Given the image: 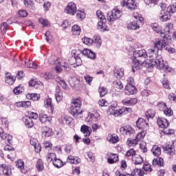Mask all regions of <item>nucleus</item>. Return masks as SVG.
<instances>
[{
	"label": "nucleus",
	"mask_w": 176,
	"mask_h": 176,
	"mask_svg": "<svg viewBox=\"0 0 176 176\" xmlns=\"http://www.w3.org/2000/svg\"><path fill=\"white\" fill-rule=\"evenodd\" d=\"M98 120H100V113H89L85 119V122H88L89 123H91L92 122H98Z\"/></svg>",
	"instance_id": "obj_11"
},
{
	"label": "nucleus",
	"mask_w": 176,
	"mask_h": 176,
	"mask_svg": "<svg viewBox=\"0 0 176 176\" xmlns=\"http://www.w3.org/2000/svg\"><path fill=\"white\" fill-rule=\"evenodd\" d=\"M38 21L42 24L43 27H49V21H47V19L40 18Z\"/></svg>",
	"instance_id": "obj_60"
},
{
	"label": "nucleus",
	"mask_w": 176,
	"mask_h": 176,
	"mask_svg": "<svg viewBox=\"0 0 176 176\" xmlns=\"http://www.w3.org/2000/svg\"><path fill=\"white\" fill-rule=\"evenodd\" d=\"M62 28H68V27H71V22L69 20H65L63 21L61 25Z\"/></svg>",
	"instance_id": "obj_62"
},
{
	"label": "nucleus",
	"mask_w": 176,
	"mask_h": 176,
	"mask_svg": "<svg viewBox=\"0 0 176 176\" xmlns=\"http://www.w3.org/2000/svg\"><path fill=\"white\" fill-rule=\"evenodd\" d=\"M54 79L57 83H59L63 89L65 90H68V85H67V82L63 78V77H60L58 76H55Z\"/></svg>",
	"instance_id": "obj_16"
},
{
	"label": "nucleus",
	"mask_w": 176,
	"mask_h": 176,
	"mask_svg": "<svg viewBox=\"0 0 176 176\" xmlns=\"http://www.w3.org/2000/svg\"><path fill=\"white\" fill-rule=\"evenodd\" d=\"M145 172L141 168H135L132 171L133 176H144Z\"/></svg>",
	"instance_id": "obj_38"
},
{
	"label": "nucleus",
	"mask_w": 176,
	"mask_h": 176,
	"mask_svg": "<svg viewBox=\"0 0 176 176\" xmlns=\"http://www.w3.org/2000/svg\"><path fill=\"white\" fill-rule=\"evenodd\" d=\"M43 146L45 148V149H46V151H50L53 146V144H52V142L49 141L44 140L43 142Z\"/></svg>",
	"instance_id": "obj_53"
},
{
	"label": "nucleus",
	"mask_w": 176,
	"mask_h": 176,
	"mask_svg": "<svg viewBox=\"0 0 176 176\" xmlns=\"http://www.w3.org/2000/svg\"><path fill=\"white\" fill-rule=\"evenodd\" d=\"M105 23H107V19H100V21H99L98 22V28H99L100 30H103V31H105L107 30V28H105Z\"/></svg>",
	"instance_id": "obj_45"
},
{
	"label": "nucleus",
	"mask_w": 176,
	"mask_h": 176,
	"mask_svg": "<svg viewBox=\"0 0 176 176\" xmlns=\"http://www.w3.org/2000/svg\"><path fill=\"white\" fill-rule=\"evenodd\" d=\"M121 6L127 8L129 10H134L137 8V2L134 0H121Z\"/></svg>",
	"instance_id": "obj_5"
},
{
	"label": "nucleus",
	"mask_w": 176,
	"mask_h": 176,
	"mask_svg": "<svg viewBox=\"0 0 176 176\" xmlns=\"http://www.w3.org/2000/svg\"><path fill=\"white\" fill-rule=\"evenodd\" d=\"M72 58H74L75 60V64L76 65H82V59L80 58V54H76V52H74V57Z\"/></svg>",
	"instance_id": "obj_42"
},
{
	"label": "nucleus",
	"mask_w": 176,
	"mask_h": 176,
	"mask_svg": "<svg viewBox=\"0 0 176 176\" xmlns=\"http://www.w3.org/2000/svg\"><path fill=\"white\" fill-rule=\"evenodd\" d=\"M166 50L168 53H174L175 52V49L171 47L170 44H168V41H166V40H160L157 43L154 45V47L151 49L148 50L146 52V57H148L151 61H156V60H159L162 58H157V54L159 53V50Z\"/></svg>",
	"instance_id": "obj_2"
},
{
	"label": "nucleus",
	"mask_w": 176,
	"mask_h": 176,
	"mask_svg": "<svg viewBox=\"0 0 176 176\" xmlns=\"http://www.w3.org/2000/svg\"><path fill=\"white\" fill-rule=\"evenodd\" d=\"M162 10L158 14V17L160 21L166 22L168 20V14L173 16L174 13H176V3L168 6L166 10V5H162L161 7Z\"/></svg>",
	"instance_id": "obj_3"
},
{
	"label": "nucleus",
	"mask_w": 176,
	"mask_h": 176,
	"mask_svg": "<svg viewBox=\"0 0 176 176\" xmlns=\"http://www.w3.org/2000/svg\"><path fill=\"white\" fill-rule=\"evenodd\" d=\"M121 16L122 11L119 10L118 8H116L114 10H112L111 12L107 14V21L112 24L115 21V20L120 19Z\"/></svg>",
	"instance_id": "obj_4"
},
{
	"label": "nucleus",
	"mask_w": 176,
	"mask_h": 176,
	"mask_svg": "<svg viewBox=\"0 0 176 176\" xmlns=\"http://www.w3.org/2000/svg\"><path fill=\"white\" fill-rule=\"evenodd\" d=\"M81 105H82V101L79 98L73 99L71 102V107L80 108Z\"/></svg>",
	"instance_id": "obj_41"
},
{
	"label": "nucleus",
	"mask_w": 176,
	"mask_h": 176,
	"mask_svg": "<svg viewBox=\"0 0 176 176\" xmlns=\"http://www.w3.org/2000/svg\"><path fill=\"white\" fill-rule=\"evenodd\" d=\"M45 104L46 105L47 108H50L51 112L53 113L54 111V107L52 104V98H48L45 100Z\"/></svg>",
	"instance_id": "obj_46"
},
{
	"label": "nucleus",
	"mask_w": 176,
	"mask_h": 176,
	"mask_svg": "<svg viewBox=\"0 0 176 176\" xmlns=\"http://www.w3.org/2000/svg\"><path fill=\"white\" fill-rule=\"evenodd\" d=\"M92 41L94 42V43H96V47H100L101 46V43H102V41L99 36H94Z\"/></svg>",
	"instance_id": "obj_50"
},
{
	"label": "nucleus",
	"mask_w": 176,
	"mask_h": 176,
	"mask_svg": "<svg viewBox=\"0 0 176 176\" xmlns=\"http://www.w3.org/2000/svg\"><path fill=\"white\" fill-rule=\"evenodd\" d=\"M53 134V130L47 126L43 128V135L45 138L50 137Z\"/></svg>",
	"instance_id": "obj_35"
},
{
	"label": "nucleus",
	"mask_w": 176,
	"mask_h": 176,
	"mask_svg": "<svg viewBox=\"0 0 176 176\" xmlns=\"http://www.w3.org/2000/svg\"><path fill=\"white\" fill-rule=\"evenodd\" d=\"M5 136H6V138L4 140H6V144H9L10 145H12V144H13V136L8 133H6Z\"/></svg>",
	"instance_id": "obj_54"
},
{
	"label": "nucleus",
	"mask_w": 176,
	"mask_h": 176,
	"mask_svg": "<svg viewBox=\"0 0 176 176\" xmlns=\"http://www.w3.org/2000/svg\"><path fill=\"white\" fill-rule=\"evenodd\" d=\"M162 83L165 89H170V83L168 82V80L167 79L164 78V80H162Z\"/></svg>",
	"instance_id": "obj_63"
},
{
	"label": "nucleus",
	"mask_w": 176,
	"mask_h": 176,
	"mask_svg": "<svg viewBox=\"0 0 176 176\" xmlns=\"http://www.w3.org/2000/svg\"><path fill=\"white\" fill-rule=\"evenodd\" d=\"M15 165L17 168H19L23 174H25V170H24V161H23V160H18L16 161Z\"/></svg>",
	"instance_id": "obj_28"
},
{
	"label": "nucleus",
	"mask_w": 176,
	"mask_h": 176,
	"mask_svg": "<svg viewBox=\"0 0 176 176\" xmlns=\"http://www.w3.org/2000/svg\"><path fill=\"white\" fill-rule=\"evenodd\" d=\"M58 60V58L57 56H56L55 55H52L48 58V61H49L50 64H52V65L56 64V63H57Z\"/></svg>",
	"instance_id": "obj_56"
},
{
	"label": "nucleus",
	"mask_w": 176,
	"mask_h": 176,
	"mask_svg": "<svg viewBox=\"0 0 176 176\" xmlns=\"http://www.w3.org/2000/svg\"><path fill=\"white\" fill-rule=\"evenodd\" d=\"M82 109H80V107H75L74 106L70 107V113L73 116H76V118H78L79 116L82 115Z\"/></svg>",
	"instance_id": "obj_18"
},
{
	"label": "nucleus",
	"mask_w": 176,
	"mask_h": 176,
	"mask_svg": "<svg viewBox=\"0 0 176 176\" xmlns=\"http://www.w3.org/2000/svg\"><path fill=\"white\" fill-rule=\"evenodd\" d=\"M132 162L134 164H142L144 163V159L141 155H132Z\"/></svg>",
	"instance_id": "obj_22"
},
{
	"label": "nucleus",
	"mask_w": 176,
	"mask_h": 176,
	"mask_svg": "<svg viewBox=\"0 0 176 176\" xmlns=\"http://www.w3.org/2000/svg\"><path fill=\"white\" fill-rule=\"evenodd\" d=\"M67 162L72 164H79V163H80V158L74 155H69Z\"/></svg>",
	"instance_id": "obj_24"
},
{
	"label": "nucleus",
	"mask_w": 176,
	"mask_h": 176,
	"mask_svg": "<svg viewBox=\"0 0 176 176\" xmlns=\"http://www.w3.org/2000/svg\"><path fill=\"white\" fill-rule=\"evenodd\" d=\"M136 126L140 130H148L149 129V123L144 118H138L136 121Z\"/></svg>",
	"instance_id": "obj_7"
},
{
	"label": "nucleus",
	"mask_w": 176,
	"mask_h": 176,
	"mask_svg": "<svg viewBox=\"0 0 176 176\" xmlns=\"http://www.w3.org/2000/svg\"><path fill=\"white\" fill-rule=\"evenodd\" d=\"M98 91L100 94V97H104V96H107V94H108V89L105 87H100Z\"/></svg>",
	"instance_id": "obj_43"
},
{
	"label": "nucleus",
	"mask_w": 176,
	"mask_h": 176,
	"mask_svg": "<svg viewBox=\"0 0 176 176\" xmlns=\"http://www.w3.org/2000/svg\"><path fill=\"white\" fill-rule=\"evenodd\" d=\"M113 85L116 89H118V90H122L123 89V83H122V81L117 80L114 82H113Z\"/></svg>",
	"instance_id": "obj_52"
},
{
	"label": "nucleus",
	"mask_w": 176,
	"mask_h": 176,
	"mask_svg": "<svg viewBox=\"0 0 176 176\" xmlns=\"http://www.w3.org/2000/svg\"><path fill=\"white\" fill-rule=\"evenodd\" d=\"M120 133L123 134V135H131V134H134L135 131L133 127L130 126V125H124L120 129Z\"/></svg>",
	"instance_id": "obj_6"
},
{
	"label": "nucleus",
	"mask_w": 176,
	"mask_h": 176,
	"mask_svg": "<svg viewBox=\"0 0 176 176\" xmlns=\"http://www.w3.org/2000/svg\"><path fill=\"white\" fill-rule=\"evenodd\" d=\"M1 31L2 34H6V31H8V23L6 22H3L1 24Z\"/></svg>",
	"instance_id": "obj_57"
},
{
	"label": "nucleus",
	"mask_w": 176,
	"mask_h": 176,
	"mask_svg": "<svg viewBox=\"0 0 176 176\" xmlns=\"http://www.w3.org/2000/svg\"><path fill=\"white\" fill-rule=\"evenodd\" d=\"M142 138V133H139L135 139L131 140V139H128L126 141V144L128 145H130V146H135V145H137V144H138V141H140V140Z\"/></svg>",
	"instance_id": "obj_15"
},
{
	"label": "nucleus",
	"mask_w": 176,
	"mask_h": 176,
	"mask_svg": "<svg viewBox=\"0 0 176 176\" xmlns=\"http://www.w3.org/2000/svg\"><path fill=\"white\" fill-rule=\"evenodd\" d=\"M118 162H119V155H111L107 159V162L109 164H113L115 163H118Z\"/></svg>",
	"instance_id": "obj_32"
},
{
	"label": "nucleus",
	"mask_w": 176,
	"mask_h": 176,
	"mask_svg": "<svg viewBox=\"0 0 176 176\" xmlns=\"http://www.w3.org/2000/svg\"><path fill=\"white\" fill-rule=\"evenodd\" d=\"M38 119L41 123H46V122H50V120H52V118L47 116V115L44 113L39 114Z\"/></svg>",
	"instance_id": "obj_27"
},
{
	"label": "nucleus",
	"mask_w": 176,
	"mask_h": 176,
	"mask_svg": "<svg viewBox=\"0 0 176 176\" xmlns=\"http://www.w3.org/2000/svg\"><path fill=\"white\" fill-rule=\"evenodd\" d=\"M30 145L34 146L36 153H39L41 152L42 147H41V145H39L38 140L35 138L30 139Z\"/></svg>",
	"instance_id": "obj_17"
},
{
	"label": "nucleus",
	"mask_w": 176,
	"mask_h": 176,
	"mask_svg": "<svg viewBox=\"0 0 176 176\" xmlns=\"http://www.w3.org/2000/svg\"><path fill=\"white\" fill-rule=\"evenodd\" d=\"M151 152L153 155H162V149L157 145H154L153 146Z\"/></svg>",
	"instance_id": "obj_47"
},
{
	"label": "nucleus",
	"mask_w": 176,
	"mask_h": 176,
	"mask_svg": "<svg viewBox=\"0 0 176 176\" xmlns=\"http://www.w3.org/2000/svg\"><path fill=\"white\" fill-rule=\"evenodd\" d=\"M142 169L146 171V173H152V171H153V169H152V166L148 162L144 163Z\"/></svg>",
	"instance_id": "obj_44"
},
{
	"label": "nucleus",
	"mask_w": 176,
	"mask_h": 176,
	"mask_svg": "<svg viewBox=\"0 0 176 176\" xmlns=\"http://www.w3.org/2000/svg\"><path fill=\"white\" fill-rule=\"evenodd\" d=\"M107 138L109 139V142H110V144H116V142H119V136L116 134L109 133Z\"/></svg>",
	"instance_id": "obj_25"
},
{
	"label": "nucleus",
	"mask_w": 176,
	"mask_h": 176,
	"mask_svg": "<svg viewBox=\"0 0 176 176\" xmlns=\"http://www.w3.org/2000/svg\"><path fill=\"white\" fill-rule=\"evenodd\" d=\"M112 115L116 117L120 116V115H124V109H122V107L121 109L113 110Z\"/></svg>",
	"instance_id": "obj_49"
},
{
	"label": "nucleus",
	"mask_w": 176,
	"mask_h": 176,
	"mask_svg": "<svg viewBox=\"0 0 176 176\" xmlns=\"http://www.w3.org/2000/svg\"><path fill=\"white\" fill-rule=\"evenodd\" d=\"M133 17L135 19V21L144 24V18L141 16V14H138V12H133Z\"/></svg>",
	"instance_id": "obj_48"
},
{
	"label": "nucleus",
	"mask_w": 176,
	"mask_h": 176,
	"mask_svg": "<svg viewBox=\"0 0 176 176\" xmlns=\"http://www.w3.org/2000/svg\"><path fill=\"white\" fill-rule=\"evenodd\" d=\"M0 171H2L3 176H11L12 175V168H10V165H7L6 164H2L0 165Z\"/></svg>",
	"instance_id": "obj_9"
},
{
	"label": "nucleus",
	"mask_w": 176,
	"mask_h": 176,
	"mask_svg": "<svg viewBox=\"0 0 176 176\" xmlns=\"http://www.w3.org/2000/svg\"><path fill=\"white\" fill-rule=\"evenodd\" d=\"M26 98L28 100H32V101H38L41 98V96L38 94H28L26 95Z\"/></svg>",
	"instance_id": "obj_37"
},
{
	"label": "nucleus",
	"mask_w": 176,
	"mask_h": 176,
	"mask_svg": "<svg viewBox=\"0 0 176 176\" xmlns=\"http://www.w3.org/2000/svg\"><path fill=\"white\" fill-rule=\"evenodd\" d=\"M125 94L127 96H133L137 94V89L131 84H127L124 88Z\"/></svg>",
	"instance_id": "obj_10"
},
{
	"label": "nucleus",
	"mask_w": 176,
	"mask_h": 176,
	"mask_svg": "<svg viewBox=\"0 0 176 176\" xmlns=\"http://www.w3.org/2000/svg\"><path fill=\"white\" fill-rule=\"evenodd\" d=\"M69 83L71 86V87H80V79H79L78 78H71V79H69Z\"/></svg>",
	"instance_id": "obj_20"
},
{
	"label": "nucleus",
	"mask_w": 176,
	"mask_h": 176,
	"mask_svg": "<svg viewBox=\"0 0 176 176\" xmlns=\"http://www.w3.org/2000/svg\"><path fill=\"white\" fill-rule=\"evenodd\" d=\"M19 17H27L28 16V12L24 10H21L19 11Z\"/></svg>",
	"instance_id": "obj_64"
},
{
	"label": "nucleus",
	"mask_w": 176,
	"mask_h": 176,
	"mask_svg": "<svg viewBox=\"0 0 176 176\" xmlns=\"http://www.w3.org/2000/svg\"><path fill=\"white\" fill-rule=\"evenodd\" d=\"M140 148L143 153H145V152H147L148 149L146 148V143L142 142L140 144Z\"/></svg>",
	"instance_id": "obj_61"
},
{
	"label": "nucleus",
	"mask_w": 176,
	"mask_h": 176,
	"mask_svg": "<svg viewBox=\"0 0 176 176\" xmlns=\"http://www.w3.org/2000/svg\"><path fill=\"white\" fill-rule=\"evenodd\" d=\"M146 56L145 50H136L133 52L134 58H146Z\"/></svg>",
	"instance_id": "obj_13"
},
{
	"label": "nucleus",
	"mask_w": 176,
	"mask_h": 176,
	"mask_svg": "<svg viewBox=\"0 0 176 176\" xmlns=\"http://www.w3.org/2000/svg\"><path fill=\"white\" fill-rule=\"evenodd\" d=\"M152 164L153 166H160V167H162L164 166V160L162 157L156 158L153 160Z\"/></svg>",
	"instance_id": "obj_36"
},
{
	"label": "nucleus",
	"mask_w": 176,
	"mask_h": 176,
	"mask_svg": "<svg viewBox=\"0 0 176 176\" xmlns=\"http://www.w3.org/2000/svg\"><path fill=\"white\" fill-rule=\"evenodd\" d=\"M81 31L82 30L80 29V27L78 25H74L72 28V32L73 35H76V36L80 35Z\"/></svg>",
	"instance_id": "obj_39"
},
{
	"label": "nucleus",
	"mask_w": 176,
	"mask_h": 176,
	"mask_svg": "<svg viewBox=\"0 0 176 176\" xmlns=\"http://www.w3.org/2000/svg\"><path fill=\"white\" fill-rule=\"evenodd\" d=\"M80 131H82L85 137H90L91 134V128L87 125H82L80 128Z\"/></svg>",
	"instance_id": "obj_23"
},
{
	"label": "nucleus",
	"mask_w": 176,
	"mask_h": 176,
	"mask_svg": "<svg viewBox=\"0 0 176 176\" xmlns=\"http://www.w3.org/2000/svg\"><path fill=\"white\" fill-rule=\"evenodd\" d=\"M157 123L161 129H167V127H168V124H169L167 119H166L163 117H158V118L157 120Z\"/></svg>",
	"instance_id": "obj_14"
},
{
	"label": "nucleus",
	"mask_w": 176,
	"mask_h": 176,
	"mask_svg": "<svg viewBox=\"0 0 176 176\" xmlns=\"http://www.w3.org/2000/svg\"><path fill=\"white\" fill-rule=\"evenodd\" d=\"M164 152V153H166L167 155H175V148H174V146H163Z\"/></svg>",
	"instance_id": "obj_26"
},
{
	"label": "nucleus",
	"mask_w": 176,
	"mask_h": 176,
	"mask_svg": "<svg viewBox=\"0 0 176 176\" xmlns=\"http://www.w3.org/2000/svg\"><path fill=\"white\" fill-rule=\"evenodd\" d=\"M155 113H156L155 110L149 109L145 113L146 118H147V119H153V118H155Z\"/></svg>",
	"instance_id": "obj_51"
},
{
	"label": "nucleus",
	"mask_w": 176,
	"mask_h": 176,
	"mask_svg": "<svg viewBox=\"0 0 176 176\" xmlns=\"http://www.w3.org/2000/svg\"><path fill=\"white\" fill-rule=\"evenodd\" d=\"M36 168H37V171L38 173L45 170V165L43 164V161L42 159H38L37 160L36 164Z\"/></svg>",
	"instance_id": "obj_33"
},
{
	"label": "nucleus",
	"mask_w": 176,
	"mask_h": 176,
	"mask_svg": "<svg viewBox=\"0 0 176 176\" xmlns=\"http://www.w3.org/2000/svg\"><path fill=\"white\" fill-rule=\"evenodd\" d=\"M141 25H142V24H141L140 22L133 21L127 24L126 28L127 30L135 31L137 30H140V27H141Z\"/></svg>",
	"instance_id": "obj_12"
},
{
	"label": "nucleus",
	"mask_w": 176,
	"mask_h": 176,
	"mask_svg": "<svg viewBox=\"0 0 176 176\" xmlns=\"http://www.w3.org/2000/svg\"><path fill=\"white\" fill-rule=\"evenodd\" d=\"M76 17H77V19L83 20V19H85V17H86V14H85V12L79 10V11H77Z\"/></svg>",
	"instance_id": "obj_58"
},
{
	"label": "nucleus",
	"mask_w": 176,
	"mask_h": 176,
	"mask_svg": "<svg viewBox=\"0 0 176 176\" xmlns=\"http://www.w3.org/2000/svg\"><path fill=\"white\" fill-rule=\"evenodd\" d=\"M25 65L28 68H34V69H36L38 68V66L35 65V63H34L32 60H30L28 59H26L25 60Z\"/></svg>",
	"instance_id": "obj_40"
},
{
	"label": "nucleus",
	"mask_w": 176,
	"mask_h": 176,
	"mask_svg": "<svg viewBox=\"0 0 176 176\" xmlns=\"http://www.w3.org/2000/svg\"><path fill=\"white\" fill-rule=\"evenodd\" d=\"M23 121L28 129H31V127L34 126V122L28 116L24 117Z\"/></svg>",
	"instance_id": "obj_30"
},
{
	"label": "nucleus",
	"mask_w": 176,
	"mask_h": 176,
	"mask_svg": "<svg viewBox=\"0 0 176 176\" xmlns=\"http://www.w3.org/2000/svg\"><path fill=\"white\" fill-rule=\"evenodd\" d=\"M14 80H16V77L12 76L9 74H7L5 78L6 83L8 85H13L14 83Z\"/></svg>",
	"instance_id": "obj_34"
},
{
	"label": "nucleus",
	"mask_w": 176,
	"mask_h": 176,
	"mask_svg": "<svg viewBox=\"0 0 176 176\" xmlns=\"http://www.w3.org/2000/svg\"><path fill=\"white\" fill-rule=\"evenodd\" d=\"M13 91L14 94H16V96H19L20 93H23V91H24V89H23V87H21V85H19V87H15Z\"/></svg>",
	"instance_id": "obj_55"
},
{
	"label": "nucleus",
	"mask_w": 176,
	"mask_h": 176,
	"mask_svg": "<svg viewBox=\"0 0 176 176\" xmlns=\"http://www.w3.org/2000/svg\"><path fill=\"white\" fill-rule=\"evenodd\" d=\"M24 5L29 10H35V4L32 0H24Z\"/></svg>",
	"instance_id": "obj_29"
},
{
	"label": "nucleus",
	"mask_w": 176,
	"mask_h": 176,
	"mask_svg": "<svg viewBox=\"0 0 176 176\" xmlns=\"http://www.w3.org/2000/svg\"><path fill=\"white\" fill-rule=\"evenodd\" d=\"M52 163L54 167H56V168H61V167L64 166V162H63L61 160L56 157L54 159Z\"/></svg>",
	"instance_id": "obj_31"
},
{
	"label": "nucleus",
	"mask_w": 176,
	"mask_h": 176,
	"mask_svg": "<svg viewBox=\"0 0 176 176\" xmlns=\"http://www.w3.org/2000/svg\"><path fill=\"white\" fill-rule=\"evenodd\" d=\"M157 2V0H146V3L149 8H153Z\"/></svg>",
	"instance_id": "obj_59"
},
{
	"label": "nucleus",
	"mask_w": 176,
	"mask_h": 176,
	"mask_svg": "<svg viewBox=\"0 0 176 176\" xmlns=\"http://www.w3.org/2000/svg\"><path fill=\"white\" fill-rule=\"evenodd\" d=\"M78 8H76V4L74 2H70L67 4V8H65V12L67 14H72V16H74L75 13H76Z\"/></svg>",
	"instance_id": "obj_8"
},
{
	"label": "nucleus",
	"mask_w": 176,
	"mask_h": 176,
	"mask_svg": "<svg viewBox=\"0 0 176 176\" xmlns=\"http://www.w3.org/2000/svg\"><path fill=\"white\" fill-rule=\"evenodd\" d=\"M114 76L117 79H122L124 76V69L120 67H116L114 69Z\"/></svg>",
	"instance_id": "obj_19"
},
{
	"label": "nucleus",
	"mask_w": 176,
	"mask_h": 176,
	"mask_svg": "<svg viewBox=\"0 0 176 176\" xmlns=\"http://www.w3.org/2000/svg\"><path fill=\"white\" fill-rule=\"evenodd\" d=\"M160 107H162V108L164 109V115H166V116H168V118H170V116H171V115H173V110L171 109H168L167 107V104H166V103L163 102L160 104Z\"/></svg>",
	"instance_id": "obj_21"
},
{
	"label": "nucleus",
	"mask_w": 176,
	"mask_h": 176,
	"mask_svg": "<svg viewBox=\"0 0 176 176\" xmlns=\"http://www.w3.org/2000/svg\"><path fill=\"white\" fill-rule=\"evenodd\" d=\"M131 65L133 72H135L138 69H141L142 67H145V68H154V67H155V68L162 69V71H167V69H168V65L164 64L163 58L157 59L154 61L146 60L142 62L140 60V59L134 58V59L132 60Z\"/></svg>",
	"instance_id": "obj_1"
}]
</instances>
